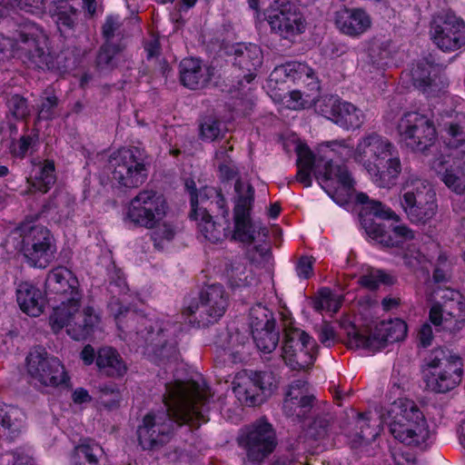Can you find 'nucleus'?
I'll list each match as a JSON object with an SVG mask.
<instances>
[{"instance_id": "20", "label": "nucleus", "mask_w": 465, "mask_h": 465, "mask_svg": "<svg viewBox=\"0 0 465 465\" xmlns=\"http://www.w3.org/2000/svg\"><path fill=\"white\" fill-rule=\"evenodd\" d=\"M47 294L59 296V305L71 303V309L75 310L77 302L82 301V292L77 277L64 266H58L51 270L45 282Z\"/></svg>"}, {"instance_id": "55", "label": "nucleus", "mask_w": 465, "mask_h": 465, "mask_svg": "<svg viewBox=\"0 0 465 465\" xmlns=\"http://www.w3.org/2000/svg\"><path fill=\"white\" fill-rule=\"evenodd\" d=\"M228 110L232 117H246L252 114L254 108V102L246 96L232 98L227 104Z\"/></svg>"}, {"instance_id": "30", "label": "nucleus", "mask_w": 465, "mask_h": 465, "mask_svg": "<svg viewBox=\"0 0 465 465\" xmlns=\"http://www.w3.org/2000/svg\"><path fill=\"white\" fill-rule=\"evenodd\" d=\"M431 168L449 189L458 194L465 193V174L459 163H450L446 156L441 155L432 161Z\"/></svg>"}, {"instance_id": "5", "label": "nucleus", "mask_w": 465, "mask_h": 465, "mask_svg": "<svg viewBox=\"0 0 465 465\" xmlns=\"http://www.w3.org/2000/svg\"><path fill=\"white\" fill-rule=\"evenodd\" d=\"M21 241L18 251L31 268L45 269L54 261L57 247L52 232L27 217L15 228Z\"/></svg>"}, {"instance_id": "17", "label": "nucleus", "mask_w": 465, "mask_h": 465, "mask_svg": "<svg viewBox=\"0 0 465 465\" xmlns=\"http://www.w3.org/2000/svg\"><path fill=\"white\" fill-rule=\"evenodd\" d=\"M315 342L305 331L286 326L283 329L282 358L292 371H304L313 365L314 357L310 351Z\"/></svg>"}, {"instance_id": "54", "label": "nucleus", "mask_w": 465, "mask_h": 465, "mask_svg": "<svg viewBox=\"0 0 465 465\" xmlns=\"http://www.w3.org/2000/svg\"><path fill=\"white\" fill-rule=\"evenodd\" d=\"M341 98L338 95H323L314 102V110L318 114L331 121Z\"/></svg>"}, {"instance_id": "7", "label": "nucleus", "mask_w": 465, "mask_h": 465, "mask_svg": "<svg viewBox=\"0 0 465 465\" xmlns=\"http://www.w3.org/2000/svg\"><path fill=\"white\" fill-rule=\"evenodd\" d=\"M398 409L389 430L395 440L408 446L420 447L426 444L430 430L424 414L410 399H400L394 403Z\"/></svg>"}, {"instance_id": "28", "label": "nucleus", "mask_w": 465, "mask_h": 465, "mask_svg": "<svg viewBox=\"0 0 465 465\" xmlns=\"http://www.w3.org/2000/svg\"><path fill=\"white\" fill-rule=\"evenodd\" d=\"M31 163V174L27 179L29 192L42 194L48 193L57 180L54 161L33 159Z\"/></svg>"}, {"instance_id": "6", "label": "nucleus", "mask_w": 465, "mask_h": 465, "mask_svg": "<svg viewBox=\"0 0 465 465\" xmlns=\"http://www.w3.org/2000/svg\"><path fill=\"white\" fill-rule=\"evenodd\" d=\"M221 217L226 225H230V208L221 187L202 186V200L195 218L197 227L204 239L216 243L223 239L225 227L217 223L213 218Z\"/></svg>"}, {"instance_id": "26", "label": "nucleus", "mask_w": 465, "mask_h": 465, "mask_svg": "<svg viewBox=\"0 0 465 465\" xmlns=\"http://www.w3.org/2000/svg\"><path fill=\"white\" fill-rule=\"evenodd\" d=\"M16 44L25 51L27 59L39 69L49 67V54L40 46L39 32L35 24L25 26L17 32L15 38Z\"/></svg>"}, {"instance_id": "61", "label": "nucleus", "mask_w": 465, "mask_h": 465, "mask_svg": "<svg viewBox=\"0 0 465 465\" xmlns=\"http://www.w3.org/2000/svg\"><path fill=\"white\" fill-rule=\"evenodd\" d=\"M314 259L312 256H301L295 265V272L300 280H309L313 274Z\"/></svg>"}, {"instance_id": "37", "label": "nucleus", "mask_w": 465, "mask_h": 465, "mask_svg": "<svg viewBox=\"0 0 465 465\" xmlns=\"http://www.w3.org/2000/svg\"><path fill=\"white\" fill-rule=\"evenodd\" d=\"M51 16L62 35L74 31L79 11L68 1L59 0L54 3L50 9Z\"/></svg>"}, {"instance_id": "24", "label": "nucleus", "mask_w": 465, "mask_h": 465, "mask_svg": "<svg viewBox=\"0 0 465 465\" xmlns=\"http://www.w3.org/2000/svg\"><path fill=\"white\" fill-rule=\"evenodd\" d=\"M271 79L276 83L306 84L310 91H319L321 88L314 70L307 64L290 61L277 65L271 74Z\"/></svg>"}, {"instance_id": "13", "label": "nucleus", "mask_w": 465, "mask_h": 465, "mask_svg": "<svg viewBox=\"0 0 465 465\" xmlns=\"http://www.w3.org/2000/svg\"><path fill=\"white\" fill-rule=\"evenodd\" d=\"M401 204L410 221L416 224L427 223L438 210L435 191L429 183L422 180H414L407 185Z\"/></svg>"}, {"instance_id": "3", "label": "nucleus", "mask_w": 465, "mask_h": 465, "mask_svg": "<svg viewBox=\"0 0 465 465\" xmlns=\"http://www.w3.org/2000/svg\"><path fill=\"white\" fill-rule=\"evenodd\" d=\"M354 160L364 167L373 183L381 188H391L396 184L401 173L397 147L387 137L375 132L358 141Z\"/></svg>"}, {"instance_id": "34", "label": "nucleus", "mask_w": 465, "mask_h": 465, "mask_svg": "<svg viewBox=\"0 0 465 465\" xmlns=\"http://www.w3.org/2000/svg\"><path fill=\"white\" fill-rule=\"evenodd\" d=\"M408 332L407 323L399 318L381 322L375 327L378 350L385 348L388 343L403 341Z\"/></svg>"}, {"instance_id": "31", "label": "nucleus", "mask_w": 465, "mask_h": 465, "mask_svg": "<svg viewBox=\"0 0 465 465\" xmlns=\"http://www.w3.org/2000/svg\"><path fill=\"white\" fill-rule=\"evenodd\" d=\"M98 371L107 378L122 379L129 370L127 362L113 346H102L98 349Z\"/></svg>"}, {"instance_id": "49", "label": "nucleus", "mask_w": 465, "mask_h": 465, "mask_svg": "<svg viewBox=\"0 0 465 465\" xmlns=\"http://www.w3.org/2000/svg\"><path fill=\"white\" fill-rule=\"evenodd\" d=\"M122 392L115 383H105L99 386L98 403L107 411L120 407Z\"/></svg>"}, {"instance_id": "56", "label": "nucleus", "mask_w": 465, "mask_h": 465, "mask_svg": "<svg viewBox=\"0 0 465 465\" xmlns=\"http://www.w3.org/2000/svg\"><path fill=\"white\" fill-rule=\"evenodd\" d=\"M369 212L366 215H361V220L363 218H369L370 215H372L375 218H379L381 220H392L395 223H399L400 217L389 207H386L383 203L378 201H371L370 203ZM373 221V219L371 218Z\"/></svg>"}, {"instance_id": "10", "label": "nucleus", "mask_w": 465, "mask_h": 465, "mask_svg": "<svg viewBox=\"0 0 465 465\" xmlns=\"http://www.w3.org/2000/svg\"><path fill=\"white\" fill-rule=\"evenodd\" d=\"M168 209L163 193L153 189H143L130 200L124 219L135 227L155 229L165 218Z\"/></svg>"}, {"instance_id": "1", "label": "nucleus", "mask_w": 465, "mask_h": 465, "mask_svg": "<svg viewBox=\"0 0 465 465\" xmlns=\"http://www.w3.org/2000/svg\"><path fill=\"white\" fill-rule=\"evenodd\" d=\"M164 411L149 412L137 429L143 450H153L169 441L176 428H199L209 421L210 398L196 381H175L165 384Z\"/></svg>"}, {"instance_id": "42", "label": "nucleus", "mask_w": 465, "mask_h": 465, "mask_svg": "<svg viewBox=\"0 0 465 465\" xmlns=\"http://www.w3.org/2000/svg\"><path fill=\"white\" fill-rule=\"evenodd\" d=\"M322 178L324 181L335 180L346 192L354 190L355 180L345 164H339L332 160L326 161L323 166Z\"/></svg>"}, {"instance_id": "50", "label": "nucleus", "mask_w": 465, "mask_h": 465, "mask_svg": "<svg viewBox=\"0 0 465 465\" xmlns=\"http://www.w3.org/2000/svg\"><path fill=\"white\" fill-rule=\"evenodd\" d=\"M370 416L371 412H360L356 420V435L366 443L374 441L380 434V425L371 424Z\"/></svg>"}, {"instance_id": "8", "label": "nucleus", "mask_w": 465, "mask_h": 465, "mask_svg": "<svg viewBox=\"0 0 465 465\" xmlns=\"http://www.w3.org/2000/svg\"><path fill=\"white\" fill-rule=\"evenodd\" d=\"M81 301L77 302L75 310L71 309V303L54 307L49 316V324L54 333L64 327L67 334L74 341L89 339L101 322V315L94 307L85 306L81 311Z\"/></svg>"}, {"instance_id": "25", "label": "nucleus", "mask_w": 465, "mask_h": 465, "mask_svg": "<svg viewBox=\"0 0 465 465\" xmlns=\"http://www.w3.org/2000/svg\"><path fill=\"white\" fill-rule=\"evenodd\" d=\"M335 25L343 35L357 37L371 25L370 15L361 7H342L335 12Z\"/></svg>"}, {"instance_id": "15", "label": "nucleus", "mask_w": 465, "mask_h": 465, "mask_svg": "<svg viewBox=\"0 0 465 465\" xmlns=\"http://www.w3.org/2000/svg\"><path fill=\"white\" fill-rule=\"evenodd\" d=\"M271 31L283 39H291L305 31V19L289 0H274L263 12Z\"/></svg>"}, {"instance_id": "53", "label": "nucleus", "mask_w": 465, "mask_h": 465, "mask_svg": "<svg viewBox=\"0 0 465 465\" xmlns=\"http://www.w3.org/2000/svg\"><path fill=\"white\" fill-rule=\"evenodd\" d=\"M124 46L120 44L104 43L96 55V65L100 69H107L113 64L114 57L119 54Z\"/></svg>"}, {"instance_id": "9", "label": "nucleus", "mask_w": 465, "mask_h": 465, "mask_svg": "<svg viewBox=\"0 0 465 465\" xmlns=\"http://www.w3.org/2000/svg\"><path fill=\"white\" fill-rule=\"evenodd\" d=\"M112 179L120 187L138 188L145 183L149 173L147 154L136 146L122 148L114 152L109 160Z\"/></svg>"}, {"instance_id": "59", "label": "nucleus", "mask_w": 465, "mask_h": 465, "mask_svg": "<svg viewBox=\"0 0 465 465\" xmlns=\"http://www.w3.org/2000/svg\"><path fill=\"white\" fill-rule=\"evenodd\" d=\"M295 152L297 154L296 166L315 167L316 156L307 143H299Z\"/></svg>"}, {"instance_id": "58", "label": "nucleus", "mask_w": 465, "mask_h": 465, "mask_svg": "<svg viewBox=\"0 0 465 465\" xmlns=\"http://www.w3.org/2000/svg\"><path fill=\"white\" fill-rule=\"evenodd\" d=\"M184 187L190 195L191 211L189 218H195L202 200V187L198 189L193 179H187Z\"/></svg>"}, {"instance_id": "48", "label": "nucleus", "mask_w": 465, "mask_h": 465, "mask_svg": "<svg viewBox=\"0 0 465 465\" xmlns=\"http://www.w3.org/2000/svg\"><path fill=\"white\" fill-rule=\"evenodd\" d=\"M280 328L271 331H252V340L259 351L263 353L272 352L280 341Z\"/></svg>"}, {"instance_id": "14", "label": "nucleus", "mask_w": 465, "mask_h": 465, "mask_svg": "<svg viewBox=\"0 0 465 465\" xmlns=\"http://www.w3.org/2000/svg\"><path fill=\"white\" fill-rule=\"evenodd\" d=\"M28 374L41 384L69 387L71 379L63 362L45 349L32 351L25 359Z\"/></svg>"}, {"instance_id": "44", "label": "nucleus", "mask_w": 465, "mask_h": 465, "mask_svg": "<svg viewBox=\"0 0 465 465\" xmlns=\"http://www.w3.org/2000/svg\"><path fill=\"white\" fill-rule=\"evenodd\" d=\"M233 232L232 239L245 244H252L255 241V229L252 214H232Z\"/></svg>"}, {"instance_id": "52", "label": "nucleus", "mask_w": 465, "mask_h": 465, "mask_svg": "<svg viewBox=\"0 0 465 465\" xmlns=\"http://www.w3.org/2000/svg\"><path fill=\"white\" fill-rule=\"evenodd\" d=\"M222 122L213 116H206L199 125V137L202 141L211 143L220 137Z\"/></svg>"}, {"instance_id": "40", "label": "nucleus", "mask_w": 465, "mask_h": 465, "mask_svg": "<svg viewBox=\"0 0 465 465\" xmlns=\"http://www.w3.org/2000/svg\"><path fill=\"white\" fill-rule=\"evenodd\" d=\"M249 325L252 331H271L279 328L276 314L267 306L258 302L249 312Z\"/></svg>"}, {"instance_id": "16", "label": "nucleus", "mask_w": 465, "mask_h": 465, "mask_svg": "<svg viewBox=\"0 0 465 465\" xmlns=\"http://www.w3.org/2000/svg\"><path fill=\"white\" fill-rule=\"evenodd\" d=\"M238 443L246 450L249 460L261 462L276 448L275 430L267 419L260 418L244 429Z\"/></svg>"}, {"instance_id": "45", "label": "nucleus", "mask_w": 465, "mask_h": 465, "mask_svg": "<svg viewBox=\"0 0 465 465\" xmlns=\"http://www.w3.org/2000/svg\"><path fill=\"white\" fill-rule=\"evenodd\" d=\"M46 0H0V14L21 10L31 14L41 13L45 9Z\"/></svg>"}, {"instance_id": "33", "label": "nucleus", "mask_w": 465, "mask_h": 465, "mask_svg": "<svg viewBox=\"0 0 465 465\" xmlns=\"http://www.w3.org/2000/svg\"><path fill=\"white\" fill-rule=\"evenodd\" d=\"M440 298L445 313L455 322L453 328H450V331L455 333L465 324V298L460 292L454 289L444 290Z\"/></svg>"}, {"instance_id": "4", "label": "nucleus", "mask_w": 465, "mask_h": 465, "mask_svg": "<svg viewBox=\"0 0 465 465\" xmlns=\"http://www.w3.org/2000/svg\"><path fill=\"white\" fill-rule=\"evenodd\" d=\"M426 387L436 393H446L456 388L462 380L463 361L446 347L431 350L421 366Z\"/></svg>"}, {"instance_id": "39", "label": "nucleus", "mask_w": 465, "mask_h": 465, "mask_svg": "<svg viewBox=\"0 0 465 465\" xmlns=\"http://www.w3.org/2000/svg\"><path fill=\"white\" fill-rule=\"evenodd\" d=\"M234 192L232 214H252L255 202V189L252 184L237 178L234 182Z\"/></svg>"}, {"instance_id": "62", "label": "nucleus", "mask_w": 465, "mask_h": 465, "mask_svg": "<svg viewBox=\"0 0 465 465\" xmlns=\"http://www.w3.org/2000/svg\"><path fill=\"white\" fill-rule=\"evenodd\" d=\"M217 172L218 179L221 183H229L234 179L241 178L239 176V170L233 163L229 164H218Z\"/></svg>"}, {"instance_id": "27", "label": "nucleus", "mask_w": 465, "mask_h": 465, "mask_svg": "<svg viewBox=\"0 0 465 465\" xmlns=\"http://www.w3.org/2000/svg\"><path fill=\"white\" fill-rule=\"evenodd\" d=\"M213 70L212 66L203 65L199 58L185 57L179 64L180 82L191 90L202 89L211 82Z\"/></svg>"}, {"instance_id": "23", "label": "nucleus", "mask_w": 465, "mask_h": 465, "mask_svg": "<svg viewBox=\"0 0 465 465\" xmlns=\"http://www.w3.org/2000/svg\"><path fill=\"white\" fill-rule=\"evenodd\" d=\"M441 67L427 58L420 60L411 70V81L416 89L427 97H435L448 85Z\"/></svg>"}, {"instance_id": "51", "label": "nucleus", "mask_w": 465, "mask_h": 465, "mask_svg": "<svg viewBox=\"0 0 465 465\" xmlns=\"http://www.w3.org/2000/svg\"><path fill=\"white\" fill-rule=\"evenodd\" d=\"M8 115L15 121H26L30 116V108L26 98L21 94L12 95L6 102Z\"/></svg>"}, {"instance_id": "2", "label": "nucleus", "mask_w": 465, "mask_h": 465, "mask_svg": "<svg viewBox=\"0 0 465 465\" xmlns=\"http://www.w3.org/2000/svg\"><path fill=\"white\" fill-rule=\"evenodd\" d=\"M107 308L122 340L132 341L142 347L143 353L156 365L177 360L178 345L171 335L169 322L124 304L115 297L110 300Z\"/></svg>"}, {"instance_id": "38", "label": "nucleus", "mask_w": 465, "mask_h": 465, "mask_svg": "<svg viewBox=\"0 0 465 465\" xmlns=\"http://www.w3.org/2000/svg\"><path fill=\"white\" fill-rule=\"evenodd\" d=\"M364 114L353 104L341 100L331 120L333 124L344 130H355L363 124Z\"/></svg>"}, {"instance_id": "32", "label": "nucleus", "mask_w": 465, "mask_h": 465, "mask_svg": "<svg viewBox=\"0 0 465 465\" xmlns=\"http://www.w3.org/2000/svg\"><path fill=\"white\" fill-rule=\"evenodd\" d=\"M16 302L20 310L31 317L44 312L45 299L43 292L28 282H22L16 288Z\"/></svg>"}, {"instance_id": "11", "label": "nucleus", "mask_w": 465, "mask_h": 465, "mask_svg": "<svg viewBox=\"0 0 465 465\" xmlns=\"http://www.w3.org/2000/svg\"><path fill=\"white\" fill-rule=\"evenodd\" d=\"M228 299L224 288L220 283L203 287L199 292L198 299H193L183 308V313L190 317L198 328H205L217 322L224 314Z\"/></svg>"}, {"instance_id": "57", "label": "nucleus", "mask_w": 465, "mask_h": 465, "mask_svg": "<svg viewBox=\"0 0 465 465\" xmlns=\"http://www.w3.org/2000/svg\"><path fill=\"white\" fill-rule=\"evenodd\" d=\"M58 98L55 94L47 95L41 100L37 112V121H50L55 116V109L58 106Z\"/></svg>"}, {"instance_id": "18", "label": "nucleus", "mask_w": 465, "mask_h": 465, "mask_svg": "<svg viewBox=\"0 0 465 465\" xmlns=\"http://www.w3.org/2000/svg\"><path fill=\"white\" fill-rule=\"evenodd\" d=\"M430 33L433 43L444 52L456 51L465 45V22L453 12L434 17Z\"/></svg>"}, {"instance_id": "35", "label": "nucleus", "mask_w": 465, "mask_h": 465, "mask_svg": "<svg viewBox=\"0 0 465 465\" xmlns=\"http://www.w3.org/2000/svg\"><path fill=\"white\" fill-rule=\"evenodd\" d=\"M105 456L104 448L98 442L90 438L84 439L74 449L71 465H101Z\"/></svg>"}, {"instance_id": "21", "label": "nucleus", "mask_w": 465, "mask_h": 465, "mask_svg": "<svg viewBox=\"0 0 465 465\" xmlns=\"http://www.w3.org/2000/svg\"><path fill=\"white\" fill-rule=\"evenodd\" d=\"M315 400V396L309 393V382L306 380H294L284 394L282 411L293 420L304 421L309 419Z\"/></svg>"}, {"instance_id": "29", "label": "nucleus", "mask_w": 465, "mask_h": 465, "mask_svg": "<svg viewBox=\"0 0 465 465\" xmlns=\"http://www.w3.org/2000/svg\"><path fill=\"white\" fill-rule=\"evenodd\" d=\"M262 49L255 44H237L234 46L233 65L246 72L243 79L248 84L254 80L255 72L262 65Z\"/></svg>"}, {"instance_id": "22", "label": "nucleus", "mask_w": 465, "mask_h": 465, "mask_svg": "<svg viewBox=\"0 0 465 465\" xmlns=\"http://www.w3.org/2000/svg\"><path fill=\"white\" fill-rule=\"evenodd\" d=\"M362 226L370 238L385 248L401 247L406 242L415 238L414 232L402 223H391L386 225L363 218Z\"/></svg>"}, {"instance_id": "36", "label": "nucleus", "mask_w": 465, "mask_h": 465, "mask_svg": "<svg viewBox=\"0 0 465 465\" xmlns=\"http://www.w3.org/2000/svg\"><path fill=\"white\" fill-rule=\"evenodd\" d=\"M23 413L13 405L0 406V438L13 441L23 428Z\"/></svg>"}, {"instance_id": "63", "label": "nucleus", "mask_w": 465, "mask_h": 465, "mask_svg": "<svg viewBox=\"0 0 465 465\" xmlns=\"http://www.w3.org/2000/svg\"><path fill=\"white\" fill-rule=\"evenodd\" d=\"M175 232L172 225L164 223L163 227L153 232L152 240L154 247L157 248L162 241H172L174 238Z\"/></svg>"}, {"instance_id": "19", "label": "nucleus", "mask_w": 465, "mask_h": 465, "mask_svg": "<svg viewBox=\"0 0 465 465\" xmlns=\"http://www.w3.org/2000/svg\"><path fill=\"white\" fill-rule=\"evenodd\" d=\"M279 377L271 371H252L242 384L234 387L238 400L249 407L262 405L277 389Z\"/></svg>"}, {"instance_id": "12", "label": "nucleus", "mask_w": 465, "mask_h": 465, "mask_svg": "<svg viewBox=\"0 0 465 465\" xmlns=\"http://www.w3.org/2000/svg\"><path fill=\"white\" fill-rule=\"evenodd\" d=\"M400 141L412 152L425 153L437 141L434 122L418 111L403 113L397 124Z\"/></svg>"}, {"instance_id": "43", "label": "nucleus", "mask_w": 465, "mask_h": 465, "mask_svg": "<svg viewBox=\"0 0 465 465\" xmlns=\"http://www.w3.org/2000/svg\"><path fill=\"white\" fill-rule=\"evenodd\" d=\"M25 133L20 138L12 142L10 146V153L13 156L18 159H25L29 151L35 152L40 144V131L36 127L32 128L30 131L28 126L25 127Z\"/></svg>"}, {"instance_id": "64", "label": "nucleus", "mask_w": 465, "mask_h": 465, "mask_svg": "<svg viewBox=\"0 0 465 465\" xmlns=\"http://www.w3.org/2000/svg\"><path fill=\"white\" fill-rule=\"evenodd\" d=\"M419 343L422 348L429 347L433 340L432 327L430 323H423L418 332Z\"/></svg>"}, {"instance_id": "47", "label": "nucleus", "mask_w": 465, "mask_h": 465, "mask_svg": "<svg viewBox=\"0 0 465 465\" xmlns=\"http://www.w3.org/2000/svg\"><path fill=\"white\" fill-rule=\"evenodd\" d=\"M347 338L350 346H354L357 349L374 350L378 349L375 331L373 334H367L362 332L355 323L351 322L347 331Z\"/></svg>"}, {"instance_id": "46", "label": "nucleus", "mask_w": 465, "mask_h": 465, "mask_svg": "<svg viewBox=\"0 0 465 465\" xmlns=\"http://www.w3.org/2000/svg\"><path fill=\"white\" fill-rule=\"evenodd\" d=\"M341 306V302L336 298L331 288L322 287L318 290L317 295L312 300V308L315 312H337Z\"/></svg>"}, {"instance_id": "41", "label": "nucleus", "mask_w": 465, "mask_h": 465, "mask_svg": "<svg viewBox=\"0 0 465 465\" xmlns=\"http://www.w3.org/2000/svg\"><path fill=\"white\" fill-rule=\"evenodd\" d=\"M75 200L70 194L54 191L42 207L43 213L54 212L59 218H69L74 214Z\"/></svg>"}, {"instance_id": "60", "label": "nucleus", "mask_w": 465, "mask_h": 465, "mask_svg": "<svg viewBox=\"0 0 465 465\" xmlns=\"http://www.w3.org/2000/svg\"><path fill=\"white\" fill-rule=\"evenodd\" d=\"M120 26L119 16L110 15L105 17L104 23L102 25V35L104 43H112V39L115 36Z\"/></svg>"}]
</instances>
